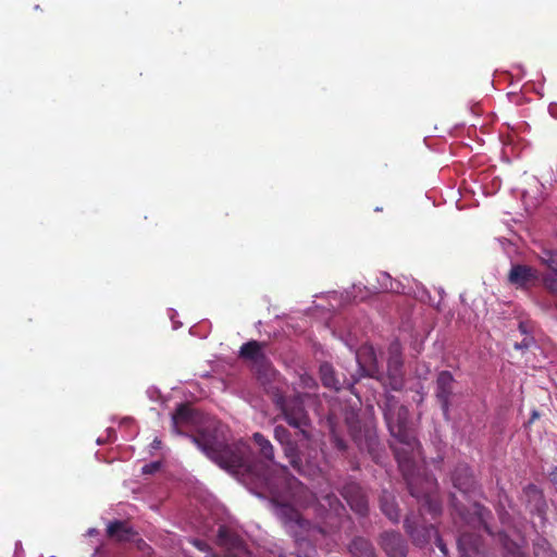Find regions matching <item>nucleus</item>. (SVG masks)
<instances>
[{
  "label": "nucleus",
  "instance_id": "nucleus-1",
  "mask_svg": "<svg viewBox=\"0 0 557 557\" xmlns=\"http://www.w3.org/2000/svg\"><path fill=\"white\" fill-rule=\"evenodd\" d=\"M172 424L173 431L177 434L197 432V436H191L193 442L222 469L233 473L245 471L255 475L274 497L275 515L295 539L297 557H315L312 542L318 541L323 530L302 519L294 505L300 507L312 505L321 517L331 515L339 517L345 508L332 492L320 488L319 492L309 493L296 478L288 474L285 467L273 462V446L260 433L253 434V441L260 454L271 462V467L252 466L249 460V446L245 442L228 446L211 435L209 433L211 422L188 405L178 406L172 416Z\"/></svg>",
  "mask_w": 557,
  "mask_h": 557
},
{
  "label": "nucleus",
  "instance_id": "nucleus-2",
  "mask_svg": "<svg viewBox=\"0 0 557 557\" xmlns=\"http://www.w3.org/2000/svg\"><path fill=\"white\" fill-rule=\"evenodd\" d=\"M383 410L391 435L395 438L393 449L410 494L416 498H425L429 512L432 516L438 515L441 508L431 499V494L436 486L435 480L432 476H425L422 487H419V463L423 458L421 446L408 426L407 408L397 406L393 397H387Z\"/></svg>",
  "mask_w": 557,
  "mask_h": 557
},
{
  "label": "nucleus",
  "instance_id": "nucleus-3",
  "mask_svg": "<svg viewBox=\"0 0 557 557\" xmlns=\"http://www.w3.org/2000/svg\"><path fill=\"white\" fill-rule=\"evenodd\" d=\"M309 398L308 394L295 395L285 398L276 396L275 405L280 408L285 421L293 428L298 429L305 437H309L307 426L309 418L305 410V399Z\"/></svg>",
  "mask_w": 557,
  "mask_h": 557
},
{
  "label": "nucleus",
  "instance_id": "nucleus-4",
  "mask_svg": "<svg viewBox=\"0 0 557 557\" xmlns=\"http://www.w3.org/2000/svg\"><path fill=\"white\" fill-rule=\"evenodd\" d=\"M289 436L290 434L286 428L282 425L275 426L274 437L284 447L285 456L289 459L292 466L301 474L312 478L321 476L322 481L326 484V492H330L327 479L321 474L320 468L313 467L311 465H307L306 467L301 466V460L299 458L297 447L289 440Z\"/></svg>",
  "mask_w": 557,
  "mask_h": 557
},
{
  "label": "nucleus",
  "instance_id": "nucleus-5",
  "mask_svg": "<svg viewBox=\"0 0 557 557\" xmlns=\"http://www.w3.org/2000/svg\"><path fill=\"white\" fill-rule=\"evenodd\" d=\"M218 544L225 549L224 557H249V550L239 530L232 524L219 527Z\"/></svg>",
  "mask_w": 557,
  "mask_h": 557
},
{
  "label": "nucleus",
  "instance_id": "nucleus-6",
  "mask_svg": "<svg viewBox=\"0 0 557 557\" xmlns=\"http://www.w3.org/2000/svg\"><path fill=\"white\" fill-rule=\"evenodd\" d=\"M405 528L417 545L422 546L434 539L437 548L444 556H447L448 549L437 530L432 524L418 527L416 522L408 517L405 520Z\"/></svg>",
  "mask_w": 557,
  "mask_h": 557
},
{
  "label": "nucleus",
  "instance_id": "nucleus-7",
  "mask_svg": "<svg viewBox=\"0 0 557 557\" xmlns=\"http://www.w3.org/2000/svg\"><path fill=\"white\" fill-rule=\"evenodd\" d=\"M403 359L400 347L398 343H394L389 347V358L387 361L388 383H385L393 391H398L403 387Z\"/></svg>",
  "mask_w": 557,
  "mask_h": 557
},
{
  "label": "nucleus",
  "instance_id": "nucleus-8",
  "mask_svg": "<svg viewBox=\"0 0 557 557\" xmlns=\"http://www.w3.org/2000/svg\"><path fill=\"white\" fill-rule=\"evenodd\" d=\"M108 535L115 539L117 542H134L137 547L141 550L145 548L150 549L146 543L138 537V534L132 529V527L124 521H114L108 524Z\"/></svg>",
  "mask_w": 557,
  "mask_h": 557
},
{
  "label": "nucleus",
  "instance_id": "nucleus-9",
  "mask_svg": "<svg viewBox=\"0 0 557 557\" xmlns=\"http://www.w3.org/2000/svg\"><path fill=\"white\" fill-rule=\"evenodd\" d=\"M509 282L518 288L534 286L539 280V272L529 265L513 264L508 275Z\"/></svg>",
  "mask_w": 557,
  "mask_h": 557
},
{
  "label": "nucleus",
  "instance_id": "nucleus-10",
  "mask_svg": "<svg viewBox=\"0 0 557 557\" xmlns=\"http://www.w3.org/2000/svg\"><path fill=\"white\" fill-rule=\"evenodd\" d=\"M360 376H376L379 374L377 361L374 349L363 345L355 352Z\"/></svg>",
  "mask_w": 557,
  "mask_h": 557
},
{
  "label": "nucleus",
  "instance_id": "nucleus-11",
  "mask_svg": "<svg viewBox=\"0 0 557 557\" xmlns=\"http://www.w3.org/2000/svg\"><path fill=\"white\" fill-rule=\"evenodd\" d=\"M343 496L350 508L359 515H364L368 510V500L362 488L356 484H347L343 488Z\"/></svg>",
  "mask_w": 557,
  "mask_h": 557
},
{
  "label": "nucleus",
  "instance_id": "nucleus-12",
  "mask_svg": "<svg viewBox=\"0 0 557 557\" xmlns=\"http://www.w3.org/2000/svg\"><path fill=\"white\" fill-rule=\"evenodd\" d=\"M454 377L450 372L442 371L436 381V397L445 414L448 413L449 398L453 393Z\"/></svg>",
  "mask_w": 557,
  "mask_h": 557
},
{
  "label": "nucleus",
  "instance_id": "nucleus-13",
  "mask_svg": "<svg viewBox=\"0 0 557 557\" xmlns=\"http://www.w3.org/2000/svg\"><path fill=\"white\" fill-rule=\"evenodd\" d=\"M382 547L391 557H405L407 547L399 533L386 532L382 535Z\"/></svg>",
  "mask_w": 557,
  "mask_h": 557
},
{
  "label": "nucleus",
  "instance_id": "nucleus-14",
  "mask_svg": "<svg viewBox=\"0 0 557 557\" xmlns=\"http://www.w3.org/2000/svg\"><path fill=\"white\" fill-rule=\"evenodd\" d=\"M458 548L460 557H473L481 555V539L479 535L469 532H462L458 537Z\"/></svg>",
  "mask_w": 557,
  "mask_h": 557
},
{
  "label": "nucleus",
  "instance_id": "nucleus-15",
  "mask_svg": "<svg viewBox=\"0 0 557 557\" xmlns=\"http://www.w3.org/2000/svg\"><path fill=\"white\" fill-rule=\"evenodd\" d=\"M522 499L531 512L536 511L540 515L542 513L543 508L545 507V500L541 490L537 488V486L534 484H529L525 486L522 493Z\"/></svg>",
  "mask_w": 557,
  "mask_h": 557
},
{
  "label": "nucleus",
  "instance_id": "nucleus-16",
  "mask_svg": "<svg viewBox=\"0 0 557 557\" xmlns=\"http://www.w3.org/2000/svg\"><path fill=\"white\" fill-rule=\"evenodd\" d=\"M453 483L463 494H470L474 485L470 469L467 466L458 467L453 474Z\"/></svg>",
  "mask_w": 557,
  "mask_h": 557
},
{
  "label": "nucleus",
  "instance_id": "nucleus-17",
  "mask_svg": "<svg viewBox=\"0 0 557 557\" xmlns=\"http://www.w3.org/2000/svg\"><path fill=\"white\" fill-rule=\"evenodd\" d=\"M472 510L473 516H467L463 512H460L461 518L473 528H483L486 532L490 533L491 530L486 522L490 511L476 503L472 505Z\"/></svg>",
  "mask_w": 557,
  "mask_h": 557
},
{
  "label": "nucleus",
  "instance_id": "nucleus-18",
  "mask_svg": "<svg viewBox=\"0 0 557 557\" xmlns=\"http://www.w3.org/2000/svg\"><path fill=\"white\" fill-rule=\"evenodd\" d=\"M240 356L253 361L255 363H261L264 360L262 346L255 341L248 342L240 347Z\"/></svg>",
  "mask_w": 557,
  "mask_h": 557
},
{
  "label": "nucleus",
  "instance_id": "nucleus-19",
  "mask_svg": "<svg viewBox=\"0 0 557 557\" xmlns=\"http://www.w3.org/2000/svg\"><path fill=\"white\" fill-rule=\"evenodd\" d=\"M381 509L384 515L393 522L399 521V512L392 495L384 493L381 497Z\"/></svg>",
  "mask_w": 557,
  "mask_h": 557
},
{
  "label": "nucleus",
  "instance_id": "nucleus-20",
  "mask_svg": "<svg viewBox=\"0 0 557 557\" xmlns=\"http://www.w3.org/2000/svg\"><path fill=\"white\" fill-rule=\"evenodd\" d=\"M320 374H321V380H322L324 386L334 388V389H339L342 387V384L336 379L334 369L331 364H329V363L321 364Z\"/></svg>",
  "mask_w": 557,
  "mask_h": 557
},
{
  "label": "nucleus",
  "instance_id": "nucleus-21",
  "mask_svg": "<svg viewBox=\"0 0 557 557\" xmlns=\"http://www.w3.org/2000/svg\"><path fill=\"white\" fill-rule=\"evenodd\" d=\"M350 552L357 557H373L372 545L364 539H356L350 544Z\"/></svg>",
  "mask_w": 557,
  "mask_h": 557
},
{
  "label": "nucleus",
  "instance_id": "nucleus-22",
  "mask_svg": "<svg viewBox=\"0 0 557 557\" xmlns=\"http://www.w3.org/2000/svg\"><path fill=\"white\" fill-rule=\"evenodd\" d=\"M380 287L384 292L400 293V284L392 280L389 274L381 273L379 277Z\"/></svg>",
  "mask_w": 557,
  "mask_h": 557
},
{
  "label": "nucleus",
  "instance_id": "nucleus-23",
  "mask_svg": "<svg viewBox=\"0 0 557 557\" xmlns=\"http://www.w3.org/2000/svg\"><path fill=\"white\" fill-rule=\"evenodd\" d=\"M506 507H508V509L513 510L511 502L509 500L508 496L504 494L499 497L498 502V512L503 522H509L511 519V516Z\"/></svg>",
  "mask_w": 557,
  "mask_h": 557
},
{
  "label": "nucleus",
  "instance_id": "nucleus-24",
  "mask_svg": "<svg viewBox=\"0 0 557 557\" xmlns=\"http://www.w3.org/2000/svg\"><path fill=\"white\" fill-rule=\"evenodd\" d=\"M544 287L553 295L557 296V271L547 272L542 276Z\"/></svg>",
  "mask_w": 557,
  "mask_h": 557
},
{
  "label": "nucleus",
  "instance_id": "nucleus-25",
  "mask_svg": "<svg viewBox=\"0 0 557 557\" xmlns=\"http://www.w3.org/2000/svg\"><path fill=\"white\" fill-rule=\"evenodd\" d=\"M543 263L548 268V272L557 271V253L547 251L545 256L542 257Z\"/></svg>",
  "mask_w": 557,
  "mask_h": 557
},
{
  "label": "nucleus",
  "instance_id": "nucleus-26",
  "mask_svg": "<svg viewBox=\"0 0 557 557\" xmlns=\"http://www.w3.org/2000/svg\"><path fill=\"white\" fill-rule=\"evenodd\" d=\"M115 438V431L112 428L107 429V438L98 437L97 444L101 445L104 442L113 441Z\"/></svg>",
  "mask_w": 557,
  "mask_h": 557
},
{
  "label": "nucleus",
  "instance_id": "nucleus-27",
  "mask_svg": "<svg viewBox=\"0 0 557 557\" xmlns=\"http://www.w3.org/2000/svg\"><path fill=\"white\" fill-rule=\"evenodd\" d=\"M159 467H160L159 462H152V463H149V465H145L143 467L141 471L145 474L153 473L154 471H157L159 469Z\"/></svg>",
  "mask_w": 557,
  "mask_h": 557
},
{
  "label": "nucleus",
  "instance_id": "nucleus-28",
  "mask_svg": "<svg viewBox=\"0 0 557 557\" xmlns=\"http://www.w3.org/2000/svg\"><path fill=\"white\" fill-rule=\"evenodd\" d=\"M191 543H193L197 548H199L201 552H207V550H208V548H209V546H208L205 542H202V541H200V540H193V541H191Z\"/></svg>",
  "mask_w": 557,
  "mask_h": 557
},
{
  "label": "nucleus",
  "instance_id": "nucleus-29",
  "mask_svg": "<svg viewBox=\"0 0 557 557\" xmlns=\"http://www.w3.org/2000/svg\"><path fill=\"white\" fill-rule=\"evenodd\" d=\"M548 111L553 117L557 119V103L549 104Z\"/></svg>",
  "mask_w": 557,
  "mask_h": 557
},
{
  "label": "nucleus",
  "instance_id": "nucleus-30",
  "mask_svg": "<svg viewBox=\"0 0 557 557\" xmlns=\"http://www.w3.org/2000/svg\"><path fill=\"white\" fill-rule=\"evenodd\" d=\"M174 314H176V312H175L174 310H172V309H171V310H170V318H171L172 323H173V329H175V330H176V329H178V327L181 326V323H180V322H176V321L174 320Z\"/></svg>",
  "mask_w": 557,
  "mask_h": 557
},
{
  "label": "nucleus",
  "instance_id": "nucleus-31",
  "mask_svg": "<svg viewBox=\"0 0 557 557\" xmlns=\"http://www.w3.org/2000/svg\"><path fill=\"white\" fill-rule=\"evenodd\" d=\"M550 480L552 482L555 484L556 488H557V468H555L552 472H550Z\"/></svg>",
  "mask_w": 557,
  "mask_h": 557
},
{
  "label": "nucleus",
  "instance_id": "nucleus-32",
  "mask_svg": "<svg viewBox=\"0 0 557 557\" xmlns=\"http://www.w3.org/2000/svg\"><path fill=\"white\" fill-rule=\"evenodd\" d=\"M160 445H161V442L158 438L153 440L152 448L158 449L160 447Z\"/></svg>",
  "mask_w": 557,
  "mask_h": 557
},
{
  "label": "nucleus",
  "instance_id": "nucleus-33",
  "mask_svg": "<svg viewBox=\"0 0 557 557\" xmlns=\"http://www.w3.org/2000/svg\"><path fill=\"white\" fill-rule=\"evenodd\" d=\"M97 533H98V531H97L96 529H94V528H91V529H89V530L87 531V534H88L89 536H92V535H95V534H97Z\"/></svg>",
  "mask_w": 557,
  "mask_h": 557
},
{
  "label": "nucleus",
  "instance_id": "nucleus-34",
  "mask_svg": "<svg viewBox=\"0 0 557 557\" xmlns=\"http://www.w3.org/2000/svg\"><path fill=\"white\" fill-rule=\"evenodd\" d=\"M305 382H306V385H307V386H310V385H313V384H314V381L312 380V377H308V379H306V380H305Z\"/></svg>",
  "mask_w": 557,
  "mask_h": 557
},
{
  "label": "nucleus",
  "instance_id": "nucleus-35",
  "mask_svg": "<svg viewBox=\"0 0 557 557\" xmlns=\"http://www.w3.org/2000/svg\"><path fill=\"white\" fill-rule=\"evenodd\" d=\"M336 445H337V447H338V448H341V449H344V448H345L344 443H343L342 441H339V440H337V441H336Z\"/></svg>",
  "mask_w": 557,
  "mask_h": 557
},
{
  "label": "nucleus",
  "instance_id": "nucleus-36",
  "mask_svg": "<svg viewBox=\"0 0 557 557\" xmlns=\"http://www.w3.org/2000/svg\"><path fill=\"white\" fill-rule=\"evenodd\" d=\"M331 297H332L333 299H337V294H336V293H332V294H331Z\"/></svg>",
  "mask_w": 557,
  "mask_h": 557
},
{
  "label": "nucleus",
  "instance_id": "nucleus-37",
  "mask_svg": "<svg viewBox=\"0 0 557 557\" xmlns=\"http://www.w3.org/2000/svg\"><path fill=\"white\" fill-rule=\"evenodd\" d=\"M515 347H516L517 349H520V348L522 347V345L515 344Z\"/></svg>",
  "mask_w": 557,
  "mask_h": 557
},
{
  "label": "nucleus",
  "instance_id": "nucleus-38",
  "mask_svg": "<svg viewBox=\"0 0 557 557\" xmlns=\"http://www.w3.org/2000/svg\"><path fill=\"white\" fill-rule=\"evenodd\" d=\"M123 422H124V423H128V422H131V420H129V419H124V421H123Z\"/></svg>",
  "mask_w": 557,
  "mask_h": 557
}]
</instances>
